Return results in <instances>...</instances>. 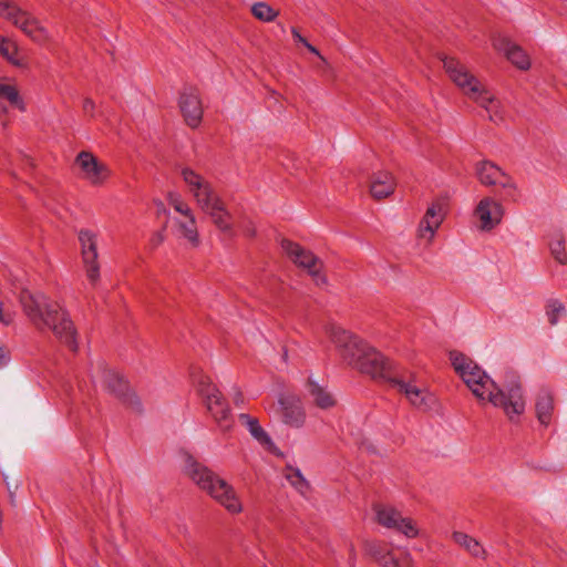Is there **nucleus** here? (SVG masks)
<instances>
[{"instance_id":"nucleus-41","label":"nucleus","mask_w":567,"mask_h":567,"mask_svg":"<svg viewBox=\"0 0 567 567\" xmlns=\"http://www.w3.org/2000/svg\"><path fill=\"white\" fill-rule=\"evenodd\" d=\"M311 53L318 55L320 59H322L320 52L312 45L310 44L309 42H307L306 44H303Z\"/></svg>"},{"instance_id":"nucleus-40","label":"nucleus","mask_w":567,"mask_h":567,"mask_svg":"<svg viewBox=\"0 0 567 567\" xmlns=\"http://www.w3.org/2000/svg\"><path fill=\"white\" fill-rule=\"evenodd\" d=\"M291 33L296 41H298L301 44H306L308 41L298 32L296 28L291 29Z\"/></svg>"},{"instance_id":"nucleus-28","label":"nucleus","mask_w":567,"mask_h":567,"mask_svg":"<svg viewBox=\"0 0 567 567\" xmlns=\"http://www.w3.org/2000/svg\"><path fill=\"white\" fill-rule=\"evenodd\" d=\"M308 393L320 409H329L336 404V399L332 394L326 388L311 380L308 383Z\"/></svg>"},{"instance_id":"nucleus-38","label":"nucleus","mask_w":567,"mask_h":567,"mask_svg":"<svg viewBox=\"0 0 567 567\" xmlns=\"http://www.w3.org/2000/svg\"><path fill=\"white\" fill-rule=\"evenodd\" d=\"M167 202H168V205L173 208H175L176 206H178L179 204H182L184 202L183 197L181 196V194L178 193H169L168 196H167Z\"/></svg>"},{"instance_id":"nucleus-25","label":"nucleus","mask_w":567,"mask_h":567,"mask_svg":"<svg viewBox=\"0 0 567 567\" xmlns=\"http://www.w3.org/2000/svg\"><path fill=\"white\" fill-rule=\"evenodd\" d=\"M238 420L240 422L241 425H244L248 432L250 433V435L262 446L267 447V449H270L274 446V442L271 440V437L269 436V434L261 427V425L259 424V421L258 419L249 415V414H246V413H240L238 415Z\"/></svg>"},{"instance_id":"nucleus-35","label":"nucleus","mask_w":567,"mask_h":567,"mask_svg":"<svg viewBox=\"0 0 567 567\" xmlns=\"http://www.w3.org/2000/svg\"><path fill=\"white\" fill-rule=\"evenodd\" d=\"M379 564L383 567H403L391 550L385 556L380 557Z\"/></svg>"},{"instance_id":"nucleus-32","label":"nucleus","mask_w":567,"mask_h":567,"mask_svg":"<svg viewBox=\"0 0 567 567\" xmlns=\"http://www.w3.org/2000/svg\"><path fill=\"white\" fill-rule=\"evenodd\" d=\"M251 13L256 19L264 22H270L278 16V12L266 2L255 3L251 7Z\"/></svg>"},{"instance_id":"nucleus-37","label":"nucleus","mask_w":567,"mask_h":567,"mask_svg":"<svg viewBox=\"0 0 567 567\" xmlns=\"http://www.w3.org/2000/svg\"><path fill=\"white\" fill-rule=\"evenodd\" d=\"M183 218L190 217L194 215L190 206L184 200L182 204L174 208Z\"/></svg>"},{"instance_id":"nucleus-3","label":"nucleus","mask_w":567,"mask_h":567,"mask_svg":"<svg viewBox=\"0 0 567 567\" xmlns=\"http://www.w3.org/2000/svg\"><path fill=\"white\" fill-rule=\"evenodd\" d=\"M189 194L193 196L197 207L209 218L213 224L224 234H233V217L226 208L225 203L215 190L213 185L202 175L189 167L181 172Z\"/></svg>"},{"instance_id":"nucleus-20","label":"nucleus","mask_w":567,"mask_h":567,"mask_svg":"<svg viewBox=\"0 0 567 567\" xmlns=\"http://www.w3.org/2000/svg\"><path fill=\"white\" fill-rule=\"evenodd\" d=\"M493 47L498 52H503L506 58L519 70H528L530 68V60L525 51L513 43L509 39L503 35H497L493 39Z\"/></svg>"},{"instance_id":"nucleus-16","label":"nucleus","mask_w":567,"mask_h":567,"mask_svg":"<svg viewBox=\"0 0 567 567\" xmlns=\"http://www.w3.org/2000/svg\"><path fill=\"white\" fill-rule=\"evenodd\" d=\"M75 164L80 168L81 177L93 186L103 185L111 175L110 167L91 152H80L76 155Z\"/></svg>"},{"instance_id":"nucleus-11","label":"nucleus","mask_w":567,"mask_h":567,"mask_svg":"<svg viewBox=\"0 0 567 567\" xmlns=\"http://www.w3.org/2000/svg\"><path fill=\"white\" fill-rule=\"evenodd\" d=\"M355 369L370 375L372 379L384 381L390 385L392 384L393 379H395L401 371L393 367V364L386 360L382 353L370 346L363 357L360 358V362Z\"/></svg>"},{"instance_id":"nucleus-19","label":"nucleus","mask_w":567,"mask_h":567,"mask_svg":"<svg viewBox=\"0 0 567 567\" xmlns=\"http://www.w3.org/2000/svg\"><path fill=\"white\" fill-rule=\"evenodd\" d=\"M445 217L444 204L441 202L432 203L420 221L419 237L431 243Z\"/></svg>"},{"instance_id":"nucleus-43","label":"nucleus","mask_w":567,"mask_h":567,"mask_svg":"<svg viewBox=\"0 0 567 567\" xmlns=\"http://www.w3.org/2000/svg\"><path fill=\"white\" fill-rule=\"evenodd\" d=\"M6 357L3 354L2 348L0 347V368L4 364Z\"/></svg>"},{"instance_id":"nucleus-5","label":"nucleus","mask_w":567,"mask_h":567,"mask_svg":"<svg viewBox=\"0 0 567 567\" xmlns=\"http://www.w3.org/2000/svg\"><path fill=\"white\" fill-rule=\"evenodd\" d=\"M184 471L186 475L203 491L233 514L240 513L241 503L234 489L225 480L220 478L206 465L186 455Z\"/></svg>"},{"instance_id":"nucleus-29","label":"nucleus","mask_w":567,"mask_h":567,"mask_svg":"<svg viewBox=\"0 0 567 567\" xmlns=\"http://www.w3.org/2000/svg\"><path fill=\"white\" fill-rule=\"evenodd\" d=\"M285 477L290 483V485L301 495L306 496L309 493V482L305 478L299 468L287 466L285 471Z\"/></svg>"},{"instance_id":"nucleus-8","label":"nucleus","mask_w":567,"mask_h":567,"mask_svg":"<svg viewBox=\"0 0 567 567\" xmlns=\"http://www.w3.org/2000/svg\"><path fill=\"white\" fill-rule=\"evenodd\" d=\"M331 342L334 344L339 357L351 368L355 369L368 350L369 344L359 337L338 326H331L327 330Z\"/></svg>"},{"instance_id":"nucleus-6","label":"nucleus","mask_w":567,"mask_h":567,"mask_svg":"<svg viewBox=\"0 0 567 567\" xmlns=\"http://www.w3.org/2000/svg\"><path fill=\"white\" fill-rule=\"evenodd\" d=\"M193 381L198 394L203 398L206 409L220 430L228 431L233 426V419L227 401L221 392L213 384L210 378L202 372L193 373Z\"/></svg>"},{"instance_id":"nucleus-31","label":"nucleus","mask_w":567,"mask_h":567,"mask_svg":"<svg viewBox=\"0 0 567 567\" xmlns=\"http://www.w3.org/2000/svg\"><path fill=\"white\" fill-rule=\"evenodd\" d=\"M0 53L3 58H6L12 64L21 65V62L17 58V54H18L17 44L2 35H0Z\"/></svg>"},{"instance_id":"nucleus-44","label":"nucleus","mask_w":567,"mask_h":567,"mask_svg":"<svg viewBox=\"0 0 567 567\" xmlns=\"http://www.w3.org/2000/svg\"><path fill=\"white\" fill-rule=\"evenodd\" d=\"M241 400V395H239L236 400H235V403L238 404V402H240Z\"/></svg>"},{"instance_id":"nucleus-17","label":"nucleus","mask_w":567,"mask_h":567,"mask_svg":"<svg viewBox=\"0 0 567 567\" xmlns=\"http://www.w3.org/2000/svg\"><path fill=\"white\" fill-rule=\"evenodd\" d=\"M504 213V207L498 200L493 197H484L476 205L474 216L478 221V228L489 231L502 223Z\"/></svg>"},{"instance_id":"nucleus-2","label":"nucleus","mask_w":567,"mask_h":567,"mask_svg":"<svg viewBox=\"0 0 567 567\" xmlns=\"http://www.w3.org/2000/svg\"><path fill=\"white\" fill-rule=\"evenodd\" d=\"M20 303L25 316L39 329H49L72 351L78 350L76 331L64 306L42 292L23 289Z\"/></svg>"},{"instance_id":"nucleus-10","label":"nucleus","mask_w":567,"mask_h":567,"mask_svg":"<svg viewBox=\"0 0 567 567\" xmlns=\"http://www.w3.org/2000/svg\"><path fill=\"white\" fill-rule=\"evenodd\" d=\"M400 393H403L409 402L419 410L429 411L436 404V398L425 388L415 384L414 374L400 371L391 384Z\"/></svg>"},{"instance_id":"nucleus-4","label":"nucleus","mask_w":567,"mask_h":567,"mask_svg":"<svg viewBox=\"0 0 567 567\" xmlns=\"http://www.w3.org/2000/svg\"><path fill=\"white\" fill-rule=\"evenodd\" d=\"M443 66L450 79L457 87L473 102L483 107L489 120L498 123L503 121L499 102L494 94L487 90L458 60L444 58Z\"/></svg>"},{"instance_id":"nucleus-22","label":"nucleus","mask_w":567,"mask_h":567,"mask_svg":"<svg viewBox=\"0 0 567 567\" xmlns=\"http://www.w3.org/2000/svg\"><path fill=\"white\" fill-rule=\"evenodd\" d=\"M8 106L16 107L21 112L25 111V105L17 86L8 80H0V114H6Z\"/></svg>"},{"instance_id":"nucleus-18","label":"nucleus","mask_w":567,"mask_h":567,"mask_svg":"<svg viewBox=\"0 0 567 567\" xmlns=\"http://www.w3.org/2000/svg\"><path fill=\"white\" fill-rule=\"evenodd\" d=\"M178 105L186 124L189 127H197L203 117V105L198 90L192 86L183 89L179 95Z\"/></svg>"},{"instance_id":"nucleus-23","label":"nucleus","mask_w":567,"mask_h":567,"mask_svg":"<svg viewBox=\"0 0 567 567\" xmlns=\"http://www.w3.org/2000/svg\"><path fill=\"white\" fill-rule=\"evenodd\" d=\"M536 417L544 426H548L555 410L554 395L548 389H540L535 401Z\"/></svg>"},{"instance_id":"nucleus-21","label":"nucleus","mask_w":567,"mask_h":567,"mask_svg":"<svg viewBox=\"0 0 567 567\" xmlns=\"http://www.w3.org/2000/svg\"><path fill=\"white\" fill-rule=\"evenodd\" d=\"M282 410L284 422L293 427H300L305 423V411L301 402L295 396H282L279 400Z\"/></svg>"},{"instance_id":"nucleus-13","label":"nucleus","mask_w":567,"mask_h":567,"mask_svg":"<svg viewBox=\"0 0 567 567\" xmlns=\"http://www.w3.org/2000/svg\"><path fill=\"white\" fill-rule=\"evenodd\" d=\"M90 378L93 384H100L118 398H125L127 395V381L120 372L110 369L103 360L91 363Z\"/></svg>"},{"instance_id":"nucleus-1","label":"nucleus","mask_w":567,"mask_h":567,"mask_svg":"<svg viewBox=\"0 0 567 567\" xmlns=\"http://www.w3.org/2000/svg\"><path fill=\"white\" fill-rule=\"evenodd\" d=\"M450 360L456 373L481 403H491L494 408L502 409L512 422L525 412L526 398L518 377L512 375L501 388L477 363L462 352L451 351Z\"/></svg>"},{"instance_id":"nucleus-34","label":"nucleus","mask_w":567,"mask_h":567,"mask_svg":"<svg viewBox=\"0 0 567 567\" xmlns=\"http://www.w3.org/2000/svg\"><path fill=\"white\" fill-rule=\"evenodd\" d=\"M365 549L368 554L371 555L378 563H380V557L385 556L389 551L380 543L377 542L367 543Z\"/></svg>"},{"instance_id":"nucleus-42","label":"nucleus","mask_w":567,"mask_h":567,"mask_svg":"<svg viewBox=\"0 0 567 567\" xmlns=\"http://www.w3.org/2000/svg\"><path fill=\"white\" fill-rule=\"evenodd\" d=\"M164 240V236L162 233H157L155 234L154 238H153V243L155 246L159 245L161 243H163Z\"/></svg>"},{"instance_id":"nucleus-39","label":"nucleus","mask_w":567,"mask_h":567,"mask_svg":"<svg viewBox=\"0 0 567 567\" xmlns=\"http://www.w3.org/2000/svg\"><path fill=\"white\" fill-rule=\"evenodd\" d=\"M400 564L403 567H413V558L408 549H404Z\"/></svg>"},{"instance_id":"nucleus-30","label":"nucleus","mask_w":567,"mask_h":567,"mask_svg":"<svg viewBox=\"0 0 567 567\" xmlns=\"http://www.w3.org/2000/svg\"><path fill=\"white\" fill-rule=\"evenodd\" d=\"M549 250L557 262L560 265L567 264L566 241L561 235H558L550 240Z\"/></svg>"},{"instance_id":"nucleus-24","label":"nucleus","mask_w":567,"mask_h":567,"mask_svg":"<svg viewBox=\"0 0 567 567\" xmlns=\"http://www.w3.org/2000/svg\"><path fill=\"white\" fill-rule=\"evenodd\" d=\"M395 188V181L389 172H378L373 174L370 183V193L375 199H382L390 196Z\"/></svg>"},{"instance_id":"nucleus-12","label":"nucleus","mask_w":567,"mask_h":567,"mask_svg":"<svg viewBox=\"0 0 567 567\" xmlns=\"http://www.w3.org/2000/svg\"><path fill=\"white\" fill-rule=\"evenodd\" d=\"M475 172L478 181L484 186H499L505 190L506 196L512 199L517 196L518 187L515 181L493 162H478Z\"/></svg>"},{"instance_id":"nucleus-36","label":"nucleus","mask_w":567,"mask_h":567,"mask_svg":"<svg viewBox=\"0 0 567 567\" xmlns=\"http://www.w3.org/2000/svg\"><path fill=\"white\" fill-rule=\"evenodd\" d=\"M82 107H83V112L85 115H89L90 117L95 116L96 105L92 99H90V97L84 99Z\"/></svg>"},{"instance_id":"nucleus-27","label":"nucleus","mask_w":567,"mask_h":567,"mask_svg":"<svg viewBox=\"0 0 567 567\" xmlns=\"http://www.w3.org/2000/svg\"><path fill=\"white\" fill-rule=\"evenodd\" d=\"M178 236L185 238L193 247H197L200 243L197 230V220L195 215L184 219H176Z\"/></svg>"},{"instance_id":"nucleus-33","label":"nucleus","mask_w":567,"mask_h":567,"mask_svg":"<svg viewBox=\"0 0 567 567\" xmlns=\"http://www.w3.org/2000/svg\"><path fill=\"white\" fill-rule=\"evenodd\" d=\"M564 313H565V307L563 306L561 302H559L558 300L548 301L547 307H546V315L548 318V322L551 326L557 324Z\"/></svg>"},{"instance_id":"nucleus-14","label":"nucleus","mask_w":567,"mask_h":567,"mask_svg":"<svg viewBox=\"0 0 567 567\" xmlns=\"http://www.w3.org/2000/svg\"><path fill=\"white\" fill-rule=\"evenodd\" d=\"M281 247L297 266L308 271L318 286L327 282L326 277L321 274L322 261L311 251L290 240H282Z\"/></svg>"},{"instance_id":"nucleus-15","label":"nucleus","mask_w":567,"mask_h":567,"mask_svg":"<svg viewBox=\"0 0 567 567\" xmlns=\"http://www.w3.org/2000/svg\"><path fill=\"white\" fill-rule=\"evenodd\" d=\"M79 241L81 244L82 260L86 279L92 287H96L100 281L96 235L89 229H81L79 231Z\"/></svg>"},{"instance_id":"nucleus-26","label":"nucleus","mask_w":567,"mask_h":567,"mask_svg":"<svg viewBox=\"0 0 567 567\" xmlns=\"http://www.w3.org/2000/svg\"><path fill=\"white\" fill-rule=\"evenodd\" d=\"M452 538L473 557L486 559L487 553L477 539L462 532H454Z\"/></svg>"},{"instance_id":"nucleus-9","label":"nucleus","mask_w":567,"mask_h":567,"mask_svg":"<svg viewBox=\"0 0 567 567\" xmlns=\"http://www.w3.org/2000/svg\"><path fill=\"white\" fill-rule=\"evenodd\" d=\"M375 520L384 528L394 530L404 535L406 538H415L419 536V527L416 523L402 515L400 511L389 504H375L373 506Z\"/></svg>"},{"instance_id":"nucleus-7","label":"nucleus","mask_w":567,"mask_h":567,"mask_svg":"<svg viewBox=\"0 0 567 567\" xmlns=\"http://www.w3.org/2000/svg\"><path fill=\"white\" fill-rule=\"evenodd\" d=\"M0 16L38 44H44L50 40V33L41 21L10 0H0Z\"/></svg>"}]
</instances>
